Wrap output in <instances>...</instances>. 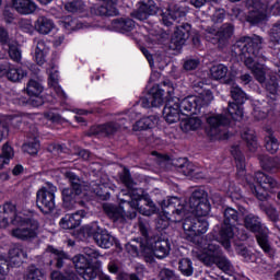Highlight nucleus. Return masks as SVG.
<instances>
[{
  "mask_svg": "<svg viewBox=\"0 0 280 280\" xmlns=\"http://www.w3.org/2000/svg\"><path fill=\"white\" fill-rule=\"evenodd\" d=\"M162 211L170 222H183L187 213H195L198 218L209 215L211 205L209 203L207 191L202 189L195 190L187 206V201L171 197L167 201H162Z\"/></svg>",
  "mask_w": 280,
  "mask_h": 280,
  "instance_id": "obj_1",
  "label": "nucleus"
},
{
  "mask_svg": "<svg viewBox=\"0 0 280 280\" xmlns=\"http://www.w3.org/2000/svg\"><path fill=\"white\" fill-rule=\"evenodd\" d=\"M261 45H264V38L255 35L254 37H241L231 49L232 56L240 58L244 62L259 84L266 82L268 73V67L261 63L268 60L266 56L259 54ZM255 58H258L259 61L255 62Z\"/></svg>",
  "mask_w": 280,
  "mask_h": 280,
  "instance_id": "obj_2",
  "label": "nucleus"
},
{
  "mask_svg": "<svg viewBox=\"0 0 280 280\" xmlns=\"http://www.w3.org/2000/svg\"><path fill=\"white\" fill-rule=\"evenodd\" d=\"M213 102V95L207 91L200 96H188L180 101L178 97H170L166 100L163 117L167 124H176L180 120V114L186 115H198L200 109L209 106Z\"/></svg>",
  "mask_w": 280,
  "mask_h": 280,
  "instance_id": "obj_3",
  "label": "nucleus"
},
{
  "mask_svg": "<svg viewBox=\"0 0 280 280\" xmlns=\"http://www.w3.org/2000/svg\"><path fill=\"white\" fill-rule=\"evenodd\" d=\"M198 259L209 268H211V266H217V268L223 272H231V270H233L231 260L224 256V253H222L218 240L211 238V234L206 236L203 252L198 255Z\"/></svg>",
  "mask_w": 280,
  "mask_h": 280,
  "instance_id": "obj_4",
  "label": "nucleus"
},
{
  "mask_svg": "<svg viewBox=\"0 0 280 280\" xmlns=\"http://www.w3.org/2000/svg\"><path fill=\"white\" fill-rule=\"evenodd\" d=\"M12 225L15 226L11 230V237L20 240L21 242H32L38 237V229L40 225L38 221L32 219L23 212H18L12 220Z\"/></svg>",
  "mask_w": 280,
  "mask_h": 280,
  "instance_id": "obj_5",
  "label": "nucleus"
},
{
  "mask_svg": "<svg viewBox=\"0 0 280 280\" xmlns=\"http://www.w3.org/2000/svg\"><path fill=\"white\" fill-rule=\"evenodd\" d=\"M244 226L247 231H250V233L256 234L257 243L265 253H270V250H272L270 241H268V234L270 232L268 228L261 223V219L258 215L247 214L244 218Z\"/></svg>",
  "mask_w": 280,
  "mask_h": 280,
  "instance_id": "obj_6",
  "label": "nucleus"
},
{
  "mask_svg": "<svg viewBox=\"0 0 280 280\" xmlns=\"http://www.w3.org/2000/svg\"><path fill=\"white\" fill-rule=\"evenodd\" d=\"M238 222H240V211L231 207L224 208L223 224L221 226L219 235H220L222 246H224V248L226 249L231 248V240H233V236L235 235V233L233 232V228Z\"/></svg>",
  "mask_w": 280,
  "mask_h": 280,
  "instance_id": "obj_7",
  "label": "nucleus"
},
{
  "mask_svg": "<svg viewBox=\"0 0 280 280\" xmlns=\"http://www.w3.org/2000/svg\"><path fill=\"white\" fill-rule=\"evenodd\" d=\"M145 253L147 264H154V257L158 259H165L170 255L172 247L170 245V240L163 238L161 236H155L145 241Z\"/></svg>",
  "mask_w": 280,
  "mask_h": 280,
  "instance_id": "obj_8",
  "label": "nucleus"
},
{
  "mask_svg": "<svg viewBox=\"0 0 280 280\" xmlns=\"http://www.w3.org/2000/svg\"><path fill=\"white\" fill-rule=\"evenodd\" d=\"M233 34H235V26L231 23H224L219 30H215L213 26H208L205 30L206 40L221 48L229 45Z\"/></svg>",
  "mask_w": 280,
  "mask_h": 280,
  "instance_id": "obj_9",
  "label": "nucleus"
},
{
  "mask_svg": "<svg viewBox=\"0 0 280 280\" xmlns=\"http://www.w3.org/2000/svg\"><path fill=\"white\" fill-rule=\"evenodd\" d=\"M56 191H58V188L51 183H46L37 190L36 205L42 213L47 215L56 209Z\"/></svg>",
  "mask_w": 280,
  "mask_h": 280,
  "instance_id": "obj_10",
  "label": "nucleus"
},
{
  "mask_svg": "<svg viewBox=\"0 0 280 280\" xmlns=\"http://www.w3.org/2000/svg\"><path fill=\"white\" fill-rule=\"evenodd\" d=\"M247 185H249L250 191H253V187L259 190V192L272 191V189H277L279 184L272 176L266 175L264 172H256L254 176H246Z\"/></svg>",
  "mask_w": 280,
  "mask_h": 280,
  "instance_id": "obj_11",
  "label": "nucleus"
},
{
  "mask_svg": "<svg viewBox=\"0 0 280 280\" xmlns=\"http://www.w3.org/2000/svg\"><path fill=\"white\" fill-rule=\"evenodd\" d=\"M246 8L249 10L247 21L256 25L266 21V12H268V2L266 0H246Z\"/></svg>",
  "mask_w": 280,
  "mask_h": 280,
  "instance_id": "obj_12",
  "label": "nucleus"
},
{
  "mask_svg": "<svg viewBox=\"0 0 280 280\" xmlns=\"http://www.w3.org/2000/svg\"><path fill=\"white\" fill-rule=\"evenodd\" d=\"M151 97L150 98H142V106L143 108H159V106H163L165 93L167 95H172L174 93V88H171L170 84L163 83L162 86L153 88L151 90Z\"/></svg>",
  "mask_w": 280,
  "mask_h": 280,
  "instance_id": "obj_13",
  "label": "nucleus"
},
{
  "mask_svg": "<svg viewBox=\"0 0 280 280\" xmlns=\"http://www.w3.org/2000/svg\"><path fill=\"white\" fill-rule=\"evenodd\" d=\"M207 124L210 126V135L212 137H223V139H229L231 133L224 131L226 126L231 124V118L225 115H214L207 118Z\"/></svg>",
  "mask_w": 280,
  "mask_h": 280,
  "instance_id": "obj_14",
  "label": "nucleus"
},
{
  "mask_svg": "<svg viewBox=\"0 0 280 280\" xmlns=\"http://www.w3.org/2000/svg\"><path fill=\"white\" fill-rule=\"evenodd\" d=\"M191 32V24L183 23L175 27V32L171 38L170 49L173 51H178L183 48V45L189 39V34Z\"/></svg>",
  "mask_w": 280,
  "mask_h": 280,
  "instance_id": "obj_15",
  "label": "nucleus"
},
{
  "mask_svg": "<svg viewBox=\"0 0 280 280\" xmlns=\"http://www.w3.org/2000/svg\"><path fill=\"white\" fill-rule=\"evenodd\" d=\"M252 194L260 200L259 209L264 213H266L268 220L270 222H279V211H277V208H275L270 202L266 201L268 200V192H259L257 188L252 187Z\"/></svg>",
  "mask_w": 280,
  "mask_h": 280,
  "instance_id": "obj_16",
  "label": "nucleus"
},
{
  "mask_svg": "<svg viewBox=\"0 0 280 280\" xmlns=\"http://www.w3.org/2000/svg\"><path fill=\"white\" fill-rule=\"evenodd\" d=\"M184 231H188L191 235H205L209 231V222L198 217L186 218L183 223Z\"/></svg>",
  "mask_w": 280,
  "mask_h": 280,
  "instance_id": "obj_17",
  "label": "nucleus"
},
{
  "mask_svg": "<svg viewBox=\"0 0 280 280\" xmlns=\"http://www.w3.org/2000/svg\"><path fill=\"white\" fill-rule=\"evenodd\" d=\"M18 213L14 203L7 202L0 206V229H8Z\"/></svg>",
  "mask_w": 280,
  "mask_h": 280,
  "instance_id": "obj_18",
  "label": "nucleus"
},
{
  "mask_svg": "<svg viewBox=\"0 0 280 280\" xmlns=\"http://www.w3.org/2000/svg\"><path fill=\"white\" fill-rule=\"evenodd\" d=\"M119 130H121V122L109 121L96 127H92L89 136L91 137L92 135H104V137H113V135H117Z\"/></svg>",
  "mask_w": 280,
  "mask_h": 280,
  "instance_id": "obj_19",
  "label": "nucleus"
},
{
  "mask_svg": "<svg viewBox=\"0 0 280 280\" xmlns=\"http://www.w3.org/2000/svg\"><path fill=\"white\" fill-rule=\"evenodd\" d=\"M138 5V10L136 11V19L138 21H145L149 16L156 14L158 8L154 0H141Z\"/></svg>",
  "mask_w": 280,
  "mask_h": 280,
  "instance_id": "obj_20",
  "label": "nucleus"
},
{
  "mask_svg": "<svg viewBox=\"0 0 280 280\" xmlns=\"http://www.w3.org/2000/svg\"><path fill=\"white\" fill-rule=\"evenodd\" d=\"M12 8L19 13L27 16L34 14L38 10V5L34 0H12Z\"/></svg>",
  "mask_w": 280,
  "mask_h": 280,
  "instance_id": "obj_21",
  "label": "nucleus"
},
{
  "mask_svg": "<svg viewBox=\"0 0 280 280\" xmlns=\"http://www.w3.org/2000/svg\"><path fill=\"white\" fill-rule=\"evenodd\" d=\"M34 27L38 34H42V36H47L54 32L56 24L54 23V20L42 15L35 21Z\"/></svg>",
  "mask_w": 280,
  "mask_h": 280,
  "instance_id": "obj_22",
  "label": "nucleus"
},
{
  "mask_svg": "<svg viewBox=\"0 0 280 280\" xmlns=\"http://www.w3.org/2000/svg\"><path fill=\"white\" fill-rule=\"evenodd\" d=\"M91 13L96 16H117V8L113 4L110 0H103V4L100 7H92Z\"/></svg>",
  "mask_w": 280,
  "mask_h": 280,
  "instance_id": "obj_23",
  "label": "nucleus"
},
{
  "mask_svg": "<svg viewBox=\"0 0 280 280\" xmlns=\"http://www.w3.org/2000/svg\"><path fill=\"white\" fill-rule=\"evenodd\" d=\"M92 237L101 248H110L115 244V238L106 230L97 229Z\"/></svg>",
  "mask_w": 280,
  "mask_h": 280,
  "instance_id": "obj_24",
  "label": "nucleus"
},
{
  "mask_svg": "<svg viewBox=\"0 0 280 280\" xmlns=\"http://www.w3.org/2000/svg\"><path fill=\"white\" fill-rule=\"evenodd\" d=\"M103 211L106 213L109 220H113V222H126L124 209L119 208L118 206L113 203H104Z\"/></svg>",
  "mask_w": 280,
  "mask_h": 280,
  "instance_id": "obj_25",
  "label": "nucleus"
},
{
  "mask_svg": "<svg viewBox=\"0 0 280 280\" xmlns=\"http://www.w3.org/2000/svg\"><path fill=\"white\" fill-rule=\"evenodd\" d=\"M231 154L234 156L236 161V174L240 178L246 176V158L242 154L240 150V145H233L231 149Z\"/></svg>",
  "mask_w": 280,
  "mask_h": 280,
  "instance_id": "obj_26",
  "label": "nucleus"
},
{
  "mask_svg": "<svg viewBox=\"0 0 280 280\" xmlns=\"http://www.w3.org/2000/svg\"><path fill=\"white\" fill-rule=\"evenodd\" d=\"M4 75L10 82H21L23 78H27V70L12 63H7V72Z\"/></svg>",
  "mask_w": 280,
  "mask_h": 280,
  "instance_id": "obj_27",
  "label": "nucleus"
},
{
  "mask_svg": "<svg viewBox=\"0 0 280 280\" xmlns=\"http://www.w3.org/2000/svg\"><path fill=\"white\" fill-rule=\"evenodd\" d=\"M35 45L34 60L42 67V65H45L46 62L47 54H49V46H47V43H45L44 39L35 40Z\"/></svg>",
  "mask_w": 280,
  "mask_h": 280,
  "instance_id": "obj_28",
  "label": "nucleus"
},
{
  "mask_svg": "<svg viewBox=\"0 0 280 280\" xmlns=\"http://www.w3.org/2000/svg\"><path fill=\"white\" fill-rule=\"evenodd\" d=\"M24 259H27V253L22 245H14L9 250V261L13 266H21Z\"/></svg>",
  "mask_w": 280,
  "mask_h": 280,
  "instance_id": "obj_29",
  "label": "nucleus"
},
{
  "mask_svg": "<svg viewBox=\"0 0 280 280\" xmlns=\"http://www.w3.org/2000/svg\"><path fill=\"white\" fill-rule=\"evenodd\" d=\"M265 148L270 154H277L279 151V140L275 137V131L271 128H265Z\"/></svg>",
  "mask_w": 280,
  "mask_h": 280,
  "instance_id": "obj_30",
  "label": "nucleus"
},
{
  "mask_svg": "<svg viewBox=\"0 0 280 280\" xmlns=\"http://www.w3.org/2000/svg\"><path fill=\"white\" fill-rule=\"evenodd\" d=\"M125 248L131 257H139V254L143 255L145 261V241L133 240L125 245Z\"/></svg>",
  "mask_w": 280,
  "mask_h": 280,
  "instance_id": "obj_31",
  "label": "nucleus"
},
{
  "mask_svg": "<svg viewBox=\"0 0 280 280\" xmlns=\"http://www.w3.org/2000/svg\"><path fill=\"white\" fill-rule=\"evenodd\" d=\"M258 161L262 170H266L267 172H275V170H279L280 167V159L277 156L271 158L268 155L259 154Z\"/></svg>",
  "mask_w": 280,
  "mask_h": 280,
  "instance_id": "obj_32",
  "label": "nucleus"
},
{
  "mask_svg": "<svg viewBox=\"0 0 280 280\" xmlns=\"http://www.w3.org/2000/svg\"><path fill=\"white\" fill-rule=\"evenodd\" d=\"M269 47L275 51H280V20L276 22L269 32Z\"/></svg>",
  "mask_w": 280,
  "mask_h": 280,
  "instance_id": "obj_33",
  "label": "nucleus"
},
{
  "mask_svg": "<svg viewBox=\"0 0 280 280\" xmlns=\"http://www.w3.org/2000/svg\"><path fill=\"white\" fill-rule=\"evenodd\" d=\"M180 174L184 176H191L196 172V166L194 163L189 162L187 158H179L174 163Z\"/></svg>",
  "mask_w": 280,
  "mask_h": 280,
  "instance_id": "obj_34",
  "label": "nucleus"
},
{
  "mask_svg": "<svg viewBox=\"0 0 280 280\" xmlns=\"http://www.w3.org/2000/svg\"><path fill=\"white\" fill-rule=\"evenodd\" d=\"M243 141L246 142L248 152H257V149L259 148V143H257V137L255 136V131L253 129H246L242 133Z\"/></svg>",
  "mask_w": 280,
  "mask_h": 280,
  "instance_id": "obj_35",
  "label": "nucleus"
},
{
  "mask_svg": "<svg viewBox=\"0 0 280 280\" xmlns=\"http://www.w3.org/2000/svg\"><path fill=\"white\" fill-rule=\"evenodd\" d=\"M154 126H156V116H147L136 121L132 129L139 132L141 130H150V128H154Z\"/></svg>",
  "mask_w": 280,
  "mask_h": 280,
  "instance_id": "obj_36",
  "label": "nucleus"
},
{
  "mask_svg": "<svg viewBox=\"0 0 280 280\" xmlns=\"http://www.w3.org/2000/svg\"><path fill=\"white\" fill-rule=\"evenodd\" d=\"M112 25L118 32H132L135 30V21L128 18L113 20Z\"/></svg>",
  "mask_w": 280,
  "mask_h": 280,
  "instance_id": "obj_37",
  "label": "nucleus"
},
{
  "mask_svg": "<svg viewBox=\"0 0 280 280\" xmlns=\"http://www.w3.org/2000/svg\"><path fill=\"white\" fill-rule=\"evenodd\" d=\"M23 151L27 154L34 155L38 154L40 150V142L38 141V133L34 132L33 138H30L22 147Z\"/></svg>",
  "mask_w": 280,
  "mask_h": 280,
  "instance_id": "obj_38",
  "label": "nucleus"
},
{
  "mask_svg": "<svg viewBox=\"0 0 280 280\" xmlns=\"http://www.w3.org/2000/svg\"><path fill=\"white\" fill-rule=\"evenodd\" d=\"M183 16V12L176 10H167L162 14V23L170 27V25H174V23H178V20Z\"/></svg>",
  "mask_w": 280,
  "mask_h": 280,
  "instance_id": "obj_39",
  "label": "nucleus"
},
{
  "mask_svg": "<svg viewBox=\"0 0 280 280\" xmlns=\"http://www.w3.org/2000/svg\"><path fill=\"white\" fill-rule=\"evenodd\" d=\"M12 159H14V150L9 144H4L2 147V153L0 154V170L9 165Z\"/></svg>",
  "mask_w": 280,
  "mask_h": 280,
  "instance_id": "obj_40",
  "label": "nucleus"
},
{
  "mask_svg": "<svg viewBox=\"0 0 280 280\" xmlns=\"http://www.w3.org/2000/svg\"><path fill=\"white\" fill-rule=\"evenodd\" d=\"M200 126H202V120H200V118H198V117H191L188 119H184L180 122V129L184 132H189V130H198V128H200Z\"/></svg>",
  "mask_w": 280,
  "mask_h": 280,
  "instance_id": "obj_41",
  "label": "nucleus"
},
{
  "mask_svg": "<svg viewBox=\"0 0 280 280\" xmlns=\"http://www.w3.org/2000/svg\"><path fill=\"white\" fill-rule=\"evenodd\" d=\"M102 271L100 270V267H93V266H88L83 270H79L80 277L84 280H93L96 279L100 276L104 275L101 273Z\"/></svg>",
  "mask_w": 280,
  "mask_h": 280,
  "instance_id": "obj_42",
  "label": "nucleus"
},
{
  "mask_svg": "<svg viewBox=\"0 0 280 280\" xmlns=\"http://www.w3.org/2000/svg\"><path fill=\"white\" fill-rule=\"evenodd\" d=\"M266 91H267V97H270L272 102L277 101V97L279 95L280 89H279V82H277L276 78H271L266 83Z\"/></svg>",
  "mask_w": 280,
  "mask_h": 280,
  "instance_id": "obj_43",
  "label": "nucleus"
},
{
  "mask_svg": "<svg viewBox=\"0 0 280 280\" xmlns=\"http://www.w3.org/2000/svg\"><path fill=\"white\" fill-rule=\"evenodd\" d=\"M25 279L26 280H46L45 272H43L42 269H39L34 265L27 268Z\"/></svg>",
  "mask_w": 280,
  "mask_h": 280,
  "instance_id": "obj_44",
  "label": "nucleus"
},
{
  "mask_svg": "<svg viewBox=\"0 0 280 280\" xmlns=\"http://www.w3.org/2000/svg\"><path fill=\"white\" fill-rule=\"evenodd\" d=\"M49 84L50 86H54L57 95H59V97H65V92L62 91V89L60 86H58V80H59V74H58V70H49Z\"/></svg>",
  "mask_w": 280,
  "mask_h": 280,
  "instance_id": "obj_45",
  "label": "nucleus"
},
{
  "mask_svg": "<svg viewBox=\"0 0 280 280\" xmlns=\"http://www.w3.org/2000/svg\"><path fill=\"white\" fill-rule=\"evenodd\" d=\"M119 178L122 185L127 187V189H135V185H137V183H135V179H132V175H130V170L124 167L122 172L119 173Z\"/></svg>",
  "mask_w": 280,
  "mask_h": 280,
  "instance_id": "obj_46",
  "label": "nucleus"
},
{
  "mask_svg": "<svg viewBox=\"0 0 280 280\" xmlns=\"http://www.w3.org/2000/svg\"><path fill=\"white\" fill-rule=\"evenodd\" d=\"M229 117L237 121V119H242L244 117V109L237 103H229L228 107Z\"/></svg>",
  "mask_w": 280,
  "mask_h": 280,
  "instance_id": "obj_47",
  "label": "nucleus"
},
{
  "mask_svg": "<svg viewBox=\"0 0 280 280\" xmlns=\"http://www.w3.org/2000/svg\"><path fill=\"white\" fill-rule=\"evenodd\" d=\"M48 253L51 254V257H54V259H57V268H62V266H65V259H67V254H65V252L56 249L54 246H49Z\"/></svg>",
  "mask_w": 280,
  "mask_h": 280,
  "instance_id": "obj_48",
  "label": "nucleus"
},
{
  "mask_svg": "<svg viewBox=\"0 0 280 280\" xmlns=\"http://www.w3.org/2000/svg\"><path fill=\"white\" fill-rule=\"evenodd\" d=\"M231 95L236 104H244V102L248 100V97L246 96V92L243 91L242 88H240L238 85L232 86Z\"/></svg>",
  "mask_w": 280,
  "mask_h": 280,
  "instance_id": "obj_49",
  "label": "nucleus"
},
{
  "mask_svg": "<svg viewBox=\"0 0 280 280\" xmlns=\"http://www.w3.org/2000/svg\"><path fill=\"white\" fill-rule=\"evenodd\" d=\"M26 93L31 97H38L43 93V85L37 81L31 80L26 85Z\"/></svg>",
  "mask_w": 280,
  "mask_h": 280,
  "instance_id": "obj_50",
  "label": "nucleus"
},
{
  "mask_svg": "<svg viewBox=\"0 0 280 280\" xmlns=\"http://www.w3.org/2000/svg\"><path fill=\"white\" fill-rule=\"evenodd\" d=\"M210 72L213 80H222L223 78H226V73H229V68L224 65H218L213 66Z\"/></svg>",
  "mask_w": 280,
  "mask_h": 280,
  "instance_id": "obj_51",
  "label": "nucleus"
},
{
  "mask_svg": "<svg viewBox=\"0 0 280 280\" xmlns=\"http://www.w3.org/2000/svg\"><path fill=\"white\" fill-rule=\"evenodd\" d=\"M179 270L185 277H191L194 275V266L189 258H183L179 260Z\"/></svg>",
  "mask_w": 280,
  "mask_h": 280,
  "instance_id": "obj_52",
  "label": "nucleus"
},
{
  "mask_svg": "<svg viewBox=\"0 0 280 280\" xmlns=\"http://www.w3.org/2000/svg\"><path fill=\"white\" fill-rule=\"evenodd\" d=\"M9 56L11 60L14 62H21V49H19V44L16 42H12V44H9Z\"/></svg>",
  "mask_w": 280,
  "mask_h": 280,
  "instance_id": "obj_53",
  "label": "nucleus"
},
{
  "mask_svg": "<svg viewBox=\"0 0 280 280\" xmlns=\"http://www.w3.org/2000/svg\"><path fill=\"white\" fill-rule=\"evenodd\" d=\"M72 264H74V268L77 272L79 273L80 270H84L86 267H89V260L84 255H78L72 258Z\"/></svg>",
  "mask_w": 280,
  "mask_h": 280,
  "instance_id": "obj_54",
  "label": "nucleus"
},
{
  "mask_svg": "<svg viewBox=\"0 0 280 280\" xmlns=\"http://www.w3.org/2000/svg\"><path fill=\"white\" fill-rule=\"evenodd\" d=\"M236 253L237 255L243 257V259H245L246 261H252L253 257H255V254H253V252L244 245H238L236 247Z\"/></svg>",
  "mask_w": 280,
  "mask_h": 280,
  "instance_id": "obj_55",
  "label": "nucleus"
},
{
  "mask_svg": "<svg viewBox=\"0 0 280 280\" xmlns=\"http://www.w3.org/2000/svg\"><path fill=\"white\" fill-rule=\"evenodd\" d=\"M138 228H139L141 235L144 236V242L147 240H150V238H148V235L150 233V223L145 219H141V218L139 219Z\"/></svg>",
  "mask_w": 280,
  "mask_h": 280,
  "instance_id": "obj_56",
  "label": "nucleus"
},
{
  "mask_svg": "<svg viewBox=\"0 0 280 280\" xmlns=\"http://www.w3.org/2000/svg\"><path fill=\"white\" fill-rule=\"evenodd\" d=\"M71 180L72 194H75V196H80V194H82V184H80V178H78V176L72 173Z\"/></svg>",
  "mask_w": 280,
  "mask_h": 280,
  "instance_id": "obj_57",
  "label": "nucleus"
},
{
  "mask_svg": "<svg viewBox=\"0 0 280 280\" xmlns=\"http://www.w3.org/2000/svg\"><path fill=\"white\" fill-rule=\"evenodd\" d=\"M61 197L65 209H71V188H63L61 190Z\"/></svg>",
  "mask_w": 280,
  "mask_h": 280,
  "instance_id": "obj_58",
  "label": "nucleus"
},
{
  "mask_svg": "<svg viewBox=\"0 0 280 280\" xmlns=\"http://www.w3.org/2000/svg\"><path fill=\"white\" fill-rule=\"evenodd\" d=\"M8 272V260L5 259V256L0 255V280H5Z\"/></svg>",
  "mask_w": 280,
  "mask_h": 280,
  "instance_id": "obj_59",
  "label": "nucleus"
},
{
  "mask_svg": "<svg viewBox=\"0 0 280 280\" xmlns=\"http://www.w3.org/2000/svg\"><path fill=\"white\" fill-rule=\"evenodd\" d=\"M194 89H195L196 93H199V95L197 97H200L202 95V93H207V91L209 93H211V95H213V93L210 90H207V83H205V81H202V80L196 81L194 83Z\"/></svg>",
  "mask_w": 280,
  "mask_h": 280,
  "instance_id": "obj_60",
  "label": "nucleus"
},
{
  "mask_svg": "<svg viewBox=\"0 0 280 280\" xmlns=\"http://www.w3.org/2000/svg\"><path fill=\"white\" fill-rule=\"evenodd\" d=\"M127 205L133 209L127 217H129V220H135V218H137V209H139V200L131 199L130 201H127Z\"/></svg>",
  "mask_w": 280,
  "mask_h": 280,
  "instance_id": "obj_61",
  "label": "nucleus"
},
{
  "mask_svg": "<svg viewBox=\"0 0 280 280\" xmlns=\"http://www.w3.org/2000/svg\"><path fill=\"white\" fill-rule=\"evenodd\" d=\"M84 2H82V0H73L71 2V13H75V12H84Z\"/></svg>",
  "mask_w": 280,
  "mask_h": 280,
  "instance_id": "obj_62",
  "label": "nucleus"
},
{
  "mask_svg": "<svg viewBox=\"0 0 280 280\" xmlns=\"http://www.w3.org/2000/svg\"><path fill=\"white\" fill-rule=\"evenodd\" d=\"M225 16H226V11H224V9H219L212 15V21L213 23H222Z\"/></svg>",
  "mask_w": 280,
  "mask_h": 280,
  "instance_id": "obj_63",
  "label": "nucleus"
},
{
  "mask_svg": "<svg viewBox=\"0 0 280 280\" xmlns=\"http://www.w3.org/2000/svg\"><path fill=\"white\" fill-rule=\"evenodd\" d=\"M59 226L63 229V231H69V229H71V214L68 213L61 218Z\"/></svg>",
  "mask_w": 280,
  "mask_h": 280,
  "instance_id": "obj_64",
  "label": "nucleus"
}]
</instances>
